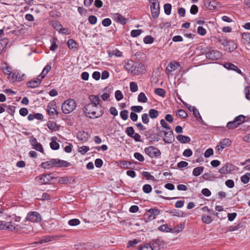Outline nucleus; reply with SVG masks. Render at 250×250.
Returning <instances> with one entry per match:
<instances>
[{
    "mask_svg": "<svg viewBox=\"0 0 250 250\" xmlns=\"http://www.w3.org/2000/svg\"><path fill=\"white\" fill-rule=\"evenodd\" d=\"M108 54L109 57H112L113 56H115L117 57H120L122 56L123 53L119 50L115 49L112 50V51L108 52Z\"/></svg>",
    "mask_w": 250,
    "mask_h": 250,
    "instance_id": "35",
    "label": "nucleus"
},
{
    "mask_svg": "<svg viewBox=\"0 0 250 250\" xmlns=\"http://www.w3.org/2000/svg\"><path fill=\"white\" fill-rule=\"evenodd\" d=\"M43 175V178L44 179V184H48L51 181L55 179V177L52 176L51 174H45Z\"/></svg>",
    "mask_w": 250,
    "mask_h": 250,
    "instance_id": "44",
    "label": "nucleus"
},
{
    "mask_svg": "<svg viewBox=\"0 0 250 250\" xmlns=\"http://www.w3.org/2000/svg\"><path fill=\"white\" fill-rule=\"evenodd\" d=\"M164 11L166 15H169L171 11V5L169 3H166L164 6Z\"/></svg>",
    "mask_w": 250,
    "mask_h": 250,
    "instance_id": "48",
    "label": "nucleus"
},
{
    "mask_svg": "<svg viewBox=\"0 0 250 250\" xmlns=\"http://www.w3.org/2000/svg\"><path fill=\"white\" fill-rule=\"evenodd\" d=\"M142 121L144 124H148L149 122V116L147 113L142 115Z\"/></svg>",
    "mask_w": 250,
    "mask_h": 250,
    "instance_id": "58",
    "label": "nucleus"
},
{
    "mask_svg": "<svg viewBox=\"0 0 250 250\" xmlns=\"http://www.w3.org/2000/svg\"><path fill=\"white\" fill-rule=\"evenodd\" d=\"M142 175L147 179L151 180L152 181L155 180L154 177L153 175H151L149 172L144 171L143 172Z\"/></svg>",
    "mask_w": 250,
    "mask_h": 250,
    "instance_id": "56",
    "label": "nucleus"
},
{
    "mask_svg": "<svg viewBox=\"0 0 250 250\" xmlns=\"http://www.w3.org/2000/svg\"><path fill=\"white\" fill-rule=\"evenodd\" d=\"M149 244L153 250H159L163 246V242L159 239H154Z\"/></svg>",
    "mask_w": 250,
    "mask_h": 250,
    "instance_id": "16",
    "label": "nucleus"
},
{
    "mask_svg": "<svg viewBox=\"0 0 250 250\" xmlns=\"http://www.w3.org/2000/svg\"><path fill=\"white\" fill-rule=\"evenodd\" d=\"M130 89L132 92H135L138 89V87L136 83L131 82L130 83Z\"/></svg>",
    "mask_w": 250,
    "mask_h": 250,
    "instance_id": "49",
    "label": "nucleus"
},
{
    "mask_svg": "<svg viewBox=\"0 0 250 250\" xmlns=\"http://www.w3.org/2000/svg\"><path fill=\"white\" fill-rule=\"evenodd\" d=\"M246 117L243 115H240L237 117H236L234 120L235 122L238 124V125L239 126L240 125H241L244 122L245 120Z\"/></svg>",
    "mask_w": 250,
    "mask_h": 250,
    "instance_id": "39",
    "label": "nucleus"
},
{
    "mask_svg": "<svg viewBox=\"0 0 250 250\" xmlns=\"http://www.w3.org/2000/svg\"><path fill=\"white\" fill-rule=\"evenodd\" d=\"M162 136L161 133H157L155 134H151L149 135V138L151 142H158L160 141V137Z\"/></svg>",
    "mask_w": 250,
    "mask_h": 250,
    "instance_id": "30",
    "label": "nucleus"
},
{
    "mask_svg": "<svg viewBox=\"0 0 250 250\" xmlns=\"http://www.w3.org/2000/svg\"><path fill=\"white\" fill-rule=\"evenodd\" d=\"M88 137V133L83 130L80 131L77 133V138L81 141L86 142Z\"/></svg>",
    "mask_w": 250,
    "mask_h": 250,
    "instance_id": "17",
    "label": "nucleus"
},
{
    "mask_svg": "<svg viewBox=\"0 0 250 250\" xmlns=\"http://www.w3.org/2000/svg\"><path fill=\"white\" fill-rule=\"evenodd\" d=\"M56 167H70L71 165V163L66 161L60 160L59 159H56Z\"/></svg>",
    "mask_w": 250,
    "mask_h": 250,
    "instance_id": "23",
    "label": "nucleus"
},
{
    "mask_svg": "<svg viewBox=\"0 0 250 250\" xmlns=\"http://www.w3.org/2000/svg\"><path fill=\"white\" fill-rule=\"evenodd\" d=\"M56 104L55 102L49 103L47 106V111L49 116V119L51 120L55 119L58 117L59 113L54 106Z\"/></svg>",
    "mask_w": 250,
    "mask_h": 250,
    "instance_id": "6",
    "label": "nucleus"
},
{
    "mask_svg": "<svg viewBox=\"0 0 250 250\" xmlns=\"http://www.w3.org/2000/svg\"><path fill=\"white\" fill-rule=\"evenodd\" d=\"M218 42L224 46H227L229 45V41L226 37L222 36L220 37L218 39Z\"/></svg>",
    "mask_w": 250,
    "mask_h": 250,
    "instance_id": "46",
    "label": "nucleus"
},
{
    "mask_svg": "<svg viewBox=\"0 0 250 250\" xmlns=\"http://www.w3.org/2000/svg\"><path fill=\"white\" fill-rule=\"evenodd\" d=\"M83 111L88 118L96 119L103 115L104 108L102 106H95L93 104H87L84 107Z\"/></svg>",
    "mask_w": 250,
    "mask_h": 250,
    "instance_id": "1",
    "label": "nucleus"
},
{
    "mask_svg": "<svg viewBox=\"0 0 250 250\" xmlns=\"http://www.w3.org/2000/svg\"><path fill=\"white\" fill-rule=\"evenodd\" d=\"M25 77V75L21 73V72L18 70H14L11 72V79L13 83L16 82H21L23 81Z\"/></svg>",
    "mask_w": 250,
    "mask_h": 250,
    "instance_id": "10",
    "label": "nucleus"
},
{
    "mask_svg": "<svg viewBox=\"0 0 250 250\" xmlns=\"http://www.w3.org/2000/svg\"><path fill=\"white\" fill-rule=\"evenodd\" d=\"M166 212L177 217H183L184 214L183 211L176 209L166 211Z\"/></svg>",
    "mask_w": 250,
    "mask_h": 250,
    "instance_id": "29",
    "label": "nucleus"
},
{
    "mask_svg": "<svg viewBox=\"0 0 250 250\" xmlns=\"http://www.w3.org/2000/svg\"><path fill=\"white\" fill-rule=\"evenodd\" d=\"M176 138L179 142L183 144L188 143L190 141V138L189 137L183 135H178Z\"/></svg>",
    "mask_w": 250,
    "mask_h": 250,
    "instance_id": "28",
    "label": "nucleus"
},
{
    "mask_svg": "<svg viewBox=\"0 0 250 250\" xmlns=\"http://www.w3.org/2000/svg\"><path fill=\"white\" fill-rule=\"evenodd\" d=\"M202 221L204 223L209 224L213 221V219L211 218L210 216L208 215H204L202 216Z\"/></svg>",
    "mask_w": 250,
    "mask_h": 250,
    "instance_id": "47",
    "label": "nucleus"
},
{
    "mask_svg": "<svg viewBox=\"0 0 250 250\" xmlns=\"http://www.w3.org/2000/svg\"><path fill=\"white\" fill-rule=\"evenodd\" d=\"M135 70L133 71V74L138 75L144 73L146 71L145 66L142 63L136 62Z\"/></svg>",
    "mask_w": 250,
    "mask_h": 250,
    "instance_id": "14",
    "label": "nucleus"
},
{
    "mask_svg": "<svg viewBox=\"0 0 250 250\" xmlns=\"http://www.w3.org/2000/svg\"><path fill=\"white\" fill-rule=\"evenodd\" d=\"M143 191L146 193H149L152 191V187L149 184H145L143 187Z\"/></svg>",
    "mask_w": 250,
    "mask_h": 250,
    "instance_id": "55",
    "label": "nucleus"
},
{
    "mask_svg": "<svg viewBox=\"0 0 250 250\" xmlns=\"http://www.w3.org/2000/svg\"><path fill=\"white\" fill-rule=\"evenodd\" d=\"M177 115L182 118H186L188 117L187 113L183 109H179L177 112Z\"/></svg>",
    "mask_w": 250,
    "mask_h": 250,
    "instance_id": "51",
    "label": "nucleus"
},
{
    "mask_svg": "<svg viewBox=\"0 0 250 250\" xmlns=\"http://www.w3.org/2000/svg\"><path fill=\"white\" fill-rule=\"evenodd\" d=\"M67 44L68 48L71 49H77L78 48V44L73 39H69L67 42Z\"/></svg>",
    "mask_w": 250,
    "mask_h": 250,
    "instance_id": "26",
    "label": "nucleus"
},
{
    "mask_svg": "<svg viewBox=\"0 0 250 250\" xmlns=\"http://www.w3.org/2000/svg\"><path fill=\"white\" fill-rule=\"evenodd\" d=\"M138 101L139 102L146 103L147 101V98L144 92H141L138 97Z\"/></svg>",
    "mask_w": 250,
    "mask_h": 250,
    "instance_id": "45",
    "label": "nucleus"
},
{
    "mask_svg": "<svg viewBox=\"0 0 250 250\" xmlns=\"http://www.w3.org/2000/svg\"><path fill=\"white\" fill-rule=\"evenodd\" d=\"M203 167H198L194 168L192 171V174L195 176H199L204 171Z\"/></svg>",
    "mask_w": 250,
    "mask_h": 250,
    "instance_id": "33",
    "label": "nucleus"
},
{
    "mask_svg": "<svg viewBox=\"0 0 250 250\" xmlns=\"http://www.w3.org/2000/svg\"><path fill=\"white\" fill-rule=\"evenodd\" d=\"M68 223L70 226H75L78 225L80 223V221L78 219H73L70 220Z\"/></svg>",
    "mask_w": 250,
    "mask_h": 250,
    "instance_id": "64",
    "label": "nucleus"
},
{
    "mask_svg": "<svg viewBox=\"0 0 250 250\" xmlns=\"http://www.w3.org/2000/svg\"><path fill=\"white\" fill-rule=\"evenodd\" d=\"M125 133L130 137H131L132 135L135 133V131L133 127L130 126L127 127L125 130Z\"/></svg>",
    "mask_w": 250,
    "mask_h": 250,
    "instance_id": "50",
    "label": "nucleus"
},
{
    "mask_svg": "<svg viewBox=\"0 0 250 250\" xmlns=\"http://www.w3.org/2000/svg\"><path fill=\"white\" fill-rule=\"evenodd\" d=\"M41 83V79L37 78L36 80H31L27 83L26 85L28 88H34L38 87Z\"/></svg>",
    "mask_w": 250,
    "mask_h": 250,
    "instance_id": "20",
    "label": "nucleus"
},
{
    "mask_svg": "<svg viewBox=\"0 0 250 250\" xmlns=\"http://www.w3.org/2000/svg\"><path fill=\"white\" fill-rule=\"evenodd\" d=\"M52 26L56 30L59 31L60 29L62 28V25L60 23L59 21H52Z\"/></svg>",
    "mask_w": 250,
    "mask_h": 250,
    "instance_id": "53",
    "label": "nucleus"
},
{
    "mask_svg": "<svg viewBox=\"0 0 250 250\" xmlns=\"http://www.w3.org/2000/svg\"><path fill=\"white\" fill-rule=\"evenodd\" d=\"M228 46H229V51L230 52L233 51L237 47L236 44L234 43L233 42H229V45Z\"/></svg>",
    "mask_w": 250,
    "mask_h": 250,
    "instance_id": "52",
    "label": "nucleus"
},
{
    "mask_svg": "<svg viewBox=\"0 0 250 250\" xmlns=\"http://www.w3.org/2000/svg\"><path fill=\"white\" fill-rule=\"evenodd\" d=\"M48 128L52 131H56L59 129V127L56 123L52 121H49L47 124Z\"/></svg>",
    "mask_w": 250,
    "mask_h": 250,
    "instance_id": "37",
    "label": "nucleus"
},
{
    "mask_svg": "<svg viewBox=\"0 0 250 250\" xmlns=\"http://www.w3.org/2000/svg\"><path fill=\"white\" fill-rule=\"evenodd\" d=\"M53 238V236H45L43 237L39 241L35 242L34 243L35 244H42L43 243L48 242L52 241Z\"/></svg>",
    "mask_w": 250,
    "mask_h": 250,
    "instance_id": "34",
    "label": "nucleus"
},
{
    "mask_svg": "<svg viewBox=\"0 0 250 250\" xmlns=\"http://www.w3.org/2000/svg\"><path fill=\"white\" fill-rule=\"evenodd\" d=\"M89 99L90 101V103H89L88 104H93L95 106H102L99 103L100 98L98 96H95L94 95H90L89 96Z\"/></svg>",
    "mask_w": 250,
    "mask_h": 250,
    "instance_id": "22",
    "label": "nucleus"
},
{
    "mask_svg": "<svg viewBox=\"0 0 250 250\" xmlns=\"http://www.w3.org/2000/svg\"><path fill=\"white\" fill-rule=\"evenodd\" d=\"M56 140V137L53 138L52 142L50 143V147L53 150H58L60 148V145L55 141Z\"/></svg>",
    "mask_w": 250,
    "mask_h": 250,
    "instance_id": "36",
    "label": "nucleus"
},
{
    "mask_svg": "<svg viewBox=\"0 0 250 250\" xmlns=\"http://www.w3.org/2000/svg\"><path fill=\"white\" fill-rule=\"evenodd\" d=\"M145 152L151 158H157L161 155L160 150L153 146H150L145 148Z\"/></svg>",
    "mask_w": 250,
    "mask_h": 250,
    "instance_id": "8",
    "label": "nucleus"
},
{
    "mask_svg": "<svg viewBox=\"0 0 250 250\" xmlns=\"http://www.w3.org/2000/svg\"><path fill=\"white\" fill-rule=\"evenodd\" d=\"M42 220L41 215L37 211H31L28 213L24 221H27L32 223H39Z\"/></svg>",
    "mask_w": 250,
    "mask_h": 250,
    "instance_id": "7",
    "label": "nucleus"
},
{
    "mask_svg": "<svg viewBox=\"0 0 250 250\" xmlns=\"http://www.w3.org/2000/svg\"><path fill=\"white\" fill-rule=\"evenodd\" d=\"M153 41V38L151 36H146L144 38V42L146 44H151Z\"/></svg>",
    "mask_w": 250,
    "mask_h": 250,
    "instance_id": "59",
    "label": "nucleus"
},
{
    "mask_svg": "<svg viewBox=\"0 0 250 250\" xmlns=\"http://www.w3.org/2000/svg\"><path fill=\"white\" fill-rule=\"evenodd\" d=\"M231 141L229 139L225 138L222 140L220 141L219 144L220 145V148H219V146H217V148L218 149H223L225 147H227L231 144Z\"/></svg>",
    "mask_w": 250,
    "mask_h": 250,
    "instance_id": "21",
    "label": "nucleus"
},
{
    "mask_svg": "<svg viewBox=\"0 0 250 250\" xmlns=\"http://www.w3.org/2000/svg\"><path fill=\"white\" fill-rule=\"evenodd\" d=\"M231 165L226 164L219 169V172L221 174L229 173L231 171Z\"/></svg>",
    "mask_w": 250,
    "mask_h": 250,
    "instance_id": "24",
    "label": "nucleus"
},
{
    "mask_svg": "<svg viewBox=\"0 0 250 250\" xmlns=\"http://www.w3.org/2000/svg\"><path fill=\"white\" fill-rule=\"evenodd\" d=\"M4 227L5 229H7L10 231L13 230H19L21 229H23L22 227L20 226L19 225L16 224L13 221L11 216H7L5 218V220L4 221Z\"/></svg>",
    "mask_w": 250,
    "mask_h": 250,
    "instance_id": "3",
    "label": "nucleus"
},
{
    "mask_svg": "<svg viewBox=\"0 0 250 250\" xmlns=\"http://www.w3.org/2000/svg\"><path fill=\"white\" fill-rule=\"evenodd\" d=\"M120 116L124 120H126L128 118V112L127 110H124L120 112Z\"/></svg>",
    "mask_w": 250,
    "mask_h": 250,
    "instance_id": "57",
    "label": "nucleus"
},
{
    "mask_svg": "<svg viewBox=\"0 0 250 250\" xmlns=\"http://www.w3.org/2000/svg\"><path fill=\"white\" fill-rule=\"evenodd\" d=\"M149 115L148 116L151 119H155L157 118L159 116V111L154 109H150L149 110Z\"/></svg>",
    "mask_w": 250,
    "mask_h": 250,
    "instance_id": "38",
    "label": "nucleus"
},
{
    "mask_svg": "<svg viewBox=\"0 0 250 250\" xmlns=\"http://www.w3.org/2000/svg\"><path fill=\"white\" fill-rule=\"evenodd\" d=\"M89 150L88 146H83L79 148V152L82 154H84Z\"/></svg>",
    "mask_w": 250,
    "mask_h": 250,
    "instance_id": "63",
    "label": "nucleus"
},
{
    "mask_svg": "<svg viewBox=\"0 0 250 250\" xmlns=\"http://www.w3.org/2000/svg\"><path fill=\"white\" fill-rule=\"evenodd\" d=\"M184 229V225L182 224H180L176 226L174 228V232L176 233H179L182 231L183 229Z\"/></svg>",
    "mask_w": 250,
    "mask_h": 250,
    "instance_id": "62",
    "label": "nucleus"
},
{
    "mask_svg": "<svg viewBox=\"0 0 250 250\" xmlns=\"http://www.w3.org/2000/svg\"><path fill=\"white\" fill-rule=\"evenodd\" d=\"M51 45L50 47V50L52 51H55L57 48H58V45L57 44V42H58V39L54 37L50 41Z\"/></svg>",
    "mask_w": 250,
    "mask_h": 250,
    "instance_id": "31",
    "label": "nucleus"
},
{
    "mask_svg": "<svg viewBox=\"0 0 250 250\" xmlns=\"http://www.w3.org/2000/svg\"><path fill=\"white\" fill-rule=\"evenodd\" d=\"M244 93L245 94L246 98L248 100H250V85H248L245 87L244 89Z\"/></svg>",
    "mask_w": 250,
    "mask_h": 250,
    "instance_id": "61",
    "label": "nucleus"
},
{
    "mask_svg": "<svg viewBox=\"0 0 250 250\" xmlns=\"http://www.w3.org/2000/svg\"><path fill=\"white\" fill-rule=\"evenodd\" d=\"M238 126V124L233 120L232 121L228 122L227 124L226 127L229 129H233L237 128Z\"/></svg>",
    "mask_w": 250,
    "mask_h": 250,
    "instance_id": "40",
    "label": "nucleus"
},
{
    "mask_svg": "<svg viewBox=\"0 0 250 250\" xmlns=\"http://www.w3.org/2000/svg\"><path fill=\"white\" fill-rule=\"evenodd\" d=\"M154 93L157 95L160 96L163 98L166 96V91L164 89L160 88H156L154 90Z\"/></svg>",
    "mask_w": 250,
    "mask_h": 250,
    "instance_id": "41",
    "label": "nucleus"
},
{
    "mask_svg": "<svg viewBox=\"0 0 250 250\" xmlns=\"http://www.w3.org/2000/svg\"><path fill=\"white\" fill-rule=\"evenodd\" d=\"M113 18L116 22H119L123 25L125 24L127 21V19L119 13L114 14L113 15Z\"/></svg>",
    "mask_w": 250,
    "mask_h": 250,
    "instance_id": "18",
    "label": "nucleus"
},
{
    "mask_svg": "<svg viewBox=\"0 0 250 250\" xmlns=\"http://www.w3.org/2000/svg\"><path fill=\"white\" fill-rule=\"evenodd\" d=\"M2 70L3 73L6 75H11V68L5 63L2 65Z\"/></svg>",
    "mask_w": 250,
    "mask_h": 250,
    "instance_id": "42",
    "label": "nucleus"
},
{
    "mask_svg": "<svg viewBox=\"0 0 250 250\" xmlns=\"http://www.w3.org/2000/svg\"><path fill=\"white\" fill-rule=\"evenodd\" d=\"M160 213V211L159 209L155 208H151L147 210L145 214V219L146 222H149L154 220L156 216Z\"/></svg>",
    "mask_w": 250,
    "mask_h": 250,
    "instance_id": "5",
    "label": "nucleus"
},
{
    "mask_svg": "<svg viewBox=\"0 0 250 250\" xmlns=\"http://www.w3.org/2000/svg\"><path fill=\"white\" fill-rule=\"evenodd\" d=\"M245 222H240L237 224L235 226H231L229 227V231H236L240 229H242L245 227Z\"/></svg>",
    "mask_w": 250,
    "mask_h": 250,
    "instance_id": "25",
    "label": "nucleus"
},
{
    "mask_svg": "<svg viewBox=\"0 0 250 250\" xmlns=\"http://www.w3.org/2000/svg\"><path fill=\"white\" fill-rule=\"evenodd\" d=\"M163 133L164 134V138L163 141L167 144L171 143L174 140V137L173 135V132L171 129L167 130V131H163Z\"/></svg>",
    "mask_w": 250,
    "mask_h": 250,
    "instance_id": "12",
    "label": "nucleus"
},
{
    "mask_svg": "<svg viewBox=\"0 0 250 250\" xmlns=\"http://www.w3.org/2000/svg\"><path fill=\"white\" fill-rule=\"evenodd\" d=\"M180 66V63L178 62H170L166 67V70L169 72H171L175 70L177 68Z\"/></svg>",
    "mask_w": 250,
    "mask_h": 250,
    "instance_id": "27",
    "label": "nucleus"
},
{
    "mask_svg": "<svg viewBox=\"0 0 250 250\" xmlns=\"http://www.w3.org/2000/svg\"><path fill=\"white\" fill-rule=\"evenodd\" d=\"M150 4V10L152 17L154 19H157L160 14L159 2L158 0H149Z\"/></svg>",
    "mask_w": 250,
    "mask_h": 250,
    "instance_id": "4",
    "label": "nucleus"
},
{
    "mask_svg": "<svg viewBox=\"0 0 250 250\" xmlns=\"http://www.w3.org/2000/svg\"><path fill=\"white\" fill-rule=\"evenodd\" d=\"M29 142L34 149L40 151L42 153H44L42 145L38 142L37 139L35 137L33 136L31 137L30 139Z\"/></svg>",
    "mask_w": 250,
    "mask_h": 250,
    "instance_id": "11",
    "label": "nucleus"
},
{
    "mask_svg": "<svg viewBox=\"0 0 250 250\" xmlns=\"http://www.w3.org/2000/svg\"><path fill=\"white\" fill-rule=\"evenodd\" d=\"M240 179L243 183L245 184L248 183L250 180V173H247L245 175H242Z\"/></svg>",
    "mask_w": 250,
    "mask_h": 250,
    "instance_id": "43",
    "label": "nucleus"
},
{
    "mask_svg": "<svg viewBox=\"0 0 250 250\" xmlns=\"http://www.w3.org/2000/svg\"><path fill=\"white\" fill-rule=\"evenodd\" d=\"M206 57L212 61L217 60L222 57V53L216 50H210L206 53Z\"/></svg>",
    "mask_w": 250,
    "mask_h": 250,
    "instance_id": "9",
    "label": "nucleus"
},
{
    "mask_svg": "<svg viewBox=\"0 0 250 250\" xmlns=\"http://www.w3.org/2000/svg\"><path fill=\"white\" fill-rule=\"evenodd\" d=\"M142 33V31L140 29L133 30L131 31L130 35L132 37H137Z\"/></svg>",
    "mask_w": 250,
    "mask_h": 250,
    "instance_id": "60",
    "label": "nucleus"
},
{
    "mask_svg": "<svg viewBox=\"0 0 250 250\" xmlns=\"http://www.w3.org/2000/svg\"><path fill=\"white\" fill-rule=\"evenodd\" d=\"M8 43V40L7 38H3L0 40V54L3 50L7 46Z\"/></svg>",
    "mask_w": 250,
    "mask_h": 250,
    "instance_id": "32",
    "label": "nucleus"
},
{
    "mask_svg": "<svg viewBox=\"0 0 250 250\" xmlns=\"http://www.w3.org/2000/svg\"><path fill=\"white\" fill-rule=\"evenodd\" d=\"M224 66L228 70H234L237 72L238 74H241L242 76L244 75L240 69H239L236 65L231 63H225L224 65Z\"/></svg>",
    "mask_w": 250,
    "mask_h": 250,
    "instance_id": "19",
    "label": "nucleus"
},
{
    "mask_svg": "<svg viewBox=\"0 0 250 250\" xmlns=\"http://www.w3.org/2000/svg\"><path fill=\"white\" fill-rule=\"evenodd\" d=\"M130 109L133 112L139 113L143 110V108L142 106H140V105H137V106L134 105V106H132L131 107Z\"/></svg>",
    "mask_w": 250,
    "mask_h": 250,
    "instance_id": "54",
    "label": "nucleus"
},
{
    "mask_svg": "<svg viewBox=\"0 0 250 250\" xmlns=\"http://www.w3.org/2000/svg\"><path fill=\"white\" fill-rule=\"evenodd\" d=\"M76 107V103L73 99H68L62 104V110L63 113L68 114L72 112Z\"/></svg>",
    "mask_w": 250,
    "mask_h": 250,
    "instance_id": "2",
    "label": "nucleus"
},
{
    "mask_svg": "<svg viewBox=\"0 0 250 250\" xmlns=\"http://www.w3.org/2000/svg\"><path fill=\"white\" fill-rule=\"evenodd\" d=\"M136 62L131 60H126L124 61V66L125 69L128 72L133 74L135 70Z\"/></svg>",
    "mask_w": 250,
    "mask_h": 250,
    "instance_id": "13",
    "label": "nucleus"
},
{
    "mask_svg": "<svg viewBox=\"0 0 250 250\" xmlns=\"http://www.w3.org/2000/svg\"><path fill=\"white\" fill-rule=\"evenodd\" d=\"M41 166L45 169H49L53 167H56V159H51L49 161L43 162L42 163Z\"/></svg>",
    "mask_w": 250,
    "mask_h": 250,
    "instance_id": "15",
    "label": "nucleus"
}]
</instances>
